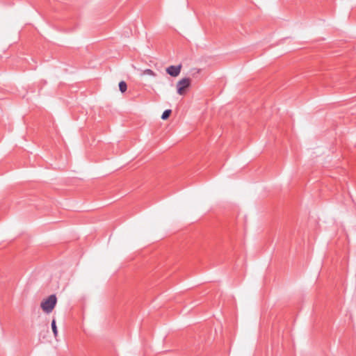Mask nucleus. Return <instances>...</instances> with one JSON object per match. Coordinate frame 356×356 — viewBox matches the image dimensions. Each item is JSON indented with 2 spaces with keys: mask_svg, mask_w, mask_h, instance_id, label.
Instances as JSON below:
<instances>
[{
  "mask_svg": "<svg viewBox=\"0 0 356 356\" xmlns=\"http://www.w3.org/2000/svg\"><path fill=\"white\" fill-rule=\"evenodd\" d=\"M181 67L182 65L181 64L177 65H170L165 69V71L168 74L172 77H176L180 74Z\"/></svg>",
  "mask_w": 356,
  "mask_h": 356,
  "instance_id": "nucleus-3",
  "label": "nucleus"
},
{
  "mask_svg": "<svg viewBox=\"0 0 356 356\" xmlns=\"http://www.w3.org/2000/svg\"><path fill=\"white\" fill-rule=\"evenodd\" d=\"M144 74L149 75V76H155L154 72L153 70H150V69H146L144 71Z\"/></svg>",
  "mask_w": 356,
  "mask_h": 356,
  "instance_id": "nucleus-7",
  "label": "nucleus"
},
{
  "mask_svg": "<svg viewBox=\"0 0 356 356\" xmlns=\"http://www.w3.org/2000/svg\"><path fill=\"white\" fill-rule=\"evenodd\" d=\"M191 79L188 77L183 78L177 83V92L179 95H182L186 92L187 88L191 86Z\"/></svg>",
  "mask_w": 356,
  "mask_h": 356,
  "instance_id": "nucleus-2",
  "label": "nucleus"
},
{
  "mask_svg": "<svg viewBox=\"0 0 356 356\" xmlns=\"http://www.w3.org/2000/svg\"><path fill=\"white\" fill-rule=\"evenodd\" d=\"M56 296L55 294H51L41 302L40 307L44 312L49 314L52 312L56 305Z\"/></svg>",
  "mask_w": 356,
  "mask_h": 356,
  "instance_id": "nucleus-1",
  "label": "nucleus"
},
{
  "mask_svg": "<svg viewBox=\"0 0 356 356\" xmlns=\"http://www.w3.org/2000/svg\"><path fill=\"white\" fill-rule=\"evenodd\" d=\"M119 90L121 92H124L127 89V83L124 81H121L119 83Z\"/></svg>",
  "mask_w": 356,
  "mask_h": 356,
  "instance_id": "nucleus-4",
  "label": "nucleus"
},
{
  "mask_svg": "<svg viewBox=\"0 0 356 356\" xmlns=\"http://www.w3.org/2000/svg\"><path fill=\"white\" fill-rule=\"evenodd\" d=\"M51 325V329H52L54 335L55 337H56L58 335V330H57V326L56 324V321L54 319L52 320Z\"/></svg>",
  "mask_w": 356,
  "mask_h": 356,
  "instance_id": "nucleus-6",
  "label": "nucleus"
},
{
  "mask_svg": "<svg viewBox=\"0 0 356 356\" xmlns=\"http://www.w3.org/2000/svg\"><path fill=\"white\" fill-rule=\"evenodd\" d=\"M171 113H172V110H170V109L165 110L161 115V119L163 120H167L170 117Z\"/></svg>",
  "mask_w": 356,
  "mask_h": 356,
  "instance_id": "nucleus-5",
  "label": "nucleus"
}]
</instances>
